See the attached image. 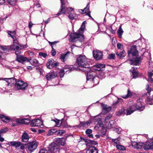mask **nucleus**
Segmentation results:
<instances>
[{
  "instance_id": "nucleus-1",
  "label": "nucleus",
  "mask_w": 153,
  "mask_h": 153,
  "mask_svg": "<svg viewBox=\"0 0 153 153\" xmlns=\"http://www.w3.org/2000/svg\"><path fill=\"white\" fill-rule=\"evenodd\" d=\"M140 99L137 100V103H134L133 101L128 102L127 105L128 109L126 110V115H130L136 110H139L140 111H143L145 108L144 106H142Z\"/></svg>"
},
{
  "instance_id": "nucleus-2",
  "label": "nucleus",
  "mask_w": 153,
  "mask_h": 153,
  "mask_svg": "<svg viewBox=\"0 0 153 153\" xmlns=\"http://www.w3.org/2000/svg\"><path fill=\"white\" fill-rule=\"evenodd\" d=\"M76 62L79 67L88 66V59L85 55H80L77 58Z\"/></svg>"
},
{
  "instance_id": "nucleus-3",
  "label": "nucleus",
  "mask_w": 153,
  "mask_h": 153,
  "mask_svg": "<svg viewBox=\"0 0 153 153\" xmlns=\"http://www.w3.org/2000/svg\"><path fill=\"white\" fill-rule=\"evenodd\" d=\"M48 148L49 153H59V146L55 142H53L50 144Z\"/></svg>"
},
{
  "instance_id": "nucleus-4",
  "label": "nucleus",
  "mask_w": 153,
  "mask_h": 153,
  "mask_svg": "<svg viewBox=\"0 0 153 153\" xmlns=\"http://www.w3.org/2000/svg\"><path fill=\"white\" fill-rule=\"evenodd\" d=\"M21 52L20 51L15 52V53L16 55V60L19 62L22 63L23 64H25V62H28L29 61V59L23 56L19 55Z\"/></svg>"
},
{
  "instance_id": "nucleus-5",
  "label": "nucleus",
  "mask_w": 153,
  "mask_h": 153,
  "mask_svg": "<svg viewBox=\"0 0 153 153\" xmlns=\"http://www.w3.org/2000/svg\"><path fill=\"white\" fill-rule=\"evenodd\" d=\"M38 144V143L36 140L27 143V151L31 153L36 149Z\"/></svg>"
},
{
  "instance_id": "nucleus-6",
  "label": "nucleus",
  "mask_w": 153,
  "mask_h": 153,
  "mask_svg": "<svg viewBox=\"0 0 153 153\" xmlns=\"http://www.w3.org/2000/svg\"><path fill=\"white\" fill-rule=\"evenodd\" d=\"M15 85V87L18 90H25L28 86V85L27 83L25 82L22 80L16 81Z\"/></svg>"
},
{
  "instance_id": "nucleus-7",
  "label": "nucleus",
  "mask_w": 153,
  "mask_h": 153,
  "mask_svg": "<svg viewBox=\"0 0 153 153\" xmlns=\"http://www.w3.org/2000/svg\"><path fill=\"white\" fill-rule=\"evenodd\" d=\"M8 35H9L13 39L14 41L13 44L10 46V48L11 50L12 49V46L13 47H15L17 44L18 41L17 40L16 36V32L15 31H10L8 30L7 31Z\"/></svg>"
},
{
  "instance_id": "nucleus-8",
  "label": "nucleus",
  "mask_w": 153,
  "mask_h": 153,
  "mask_svg": "<svg viewBox=\"0 0 153 153\" xmlns=\"http://www.w3.org/2000/svg\"><path fill=\"white\" fill-rule=\"evenodd\" d=\"M61 5L59 10V12L56 15L58 16L62 14H66V7L64 6L66 4V0H60Z\"/></svg>"
},
{
  "instance_id": "nucleus-9",
  "label": "nucleus",
  "mask_w": 153,
  "mask_h": 153,
  "mask_svg": "<svg viewBox=\"0 0 153 153\" xmlns=\"http://www.w3.org/2000/svg\"><path fill=\"white\" fill-rule=\"evenodd\" d=\"M93 54L94 58L96 60H99L102 58V53L98 50L93 51Z\"/></svg>"
},
{
  "instance_id": "nucleus-10",
  "label": "nucleus",
  "mask_w": 153,
  "mask_h": 153,
  "mask_svg": "<svg viewBox=\"0 0 153 153\" xmlns=\"http://www.w3.org/2000/svg\"><path fill=\"white\" fill-rule=\"evenodd\" d=\"M141 58L140 57H133L130 59V64L134 65H139V62L141 61Z\"/></svg>"
},
{
  "instance_id": "nucleus-11",
  "label": "nucleus",
  "mask_w": 153,
  "mask_h": 153,
  "mask_svg": "<svg viewBox=\"0 0 153 153\" xmlns=\"http://www.w3.org/2000/svg\"><path fill=\"white\" fill-rule=\"evenodd\" d=\"M143 148L145 150H148L150 149H153V140H150L147 141L144 144Z\"/></svg>"
},
{
  "instance_id": "nucleus-12",
  "label": "nucleus",
  "mask_w": 153,
  "mask_h": 153,
  "mask_svg": "<svg viewBox=\"0 0 153 153\" xmlns=\"http://www.w3.org/2000/svg\"><path fill=\"white\" fill-rule=\"evenodd\" d=\"M43 122L40 119H38L33 120L31 122L30 125L32 126L41 127L42 125Z\"/></svg>"
},
{
  "instance_id": "nucleus-13",
  "label": "nucleus",
  "mask_w": 153,
  "mask_h": 153,
  "mask_svg": "<svg viewBox=\"0 0 153 153\" xmlns=\"http://www.w3.org/2000/svg\"><path fill=\"white\" fill-rule=\"evenodd\" d=\"M95 78V75L92 69L88 73H87L86 75V79L87 80H90L94 82Z\"/></svg>"
},
{
  "instance_id": "nucleus-14",
  "label": "nucleus",
  "mask_w": 153,
  "mask_h": 153,
  "mask_svg": "<svg viewBox=\"0 0 153 153\" xmlns=\"http://www.w3.org/2000/svg\"><path fill=\"white\" fill-rule=\"evenodd\" d=\"M57 76V75L54 71L48 73L45 76L46 79L48 81L52 80Z\"/></svg>"
},
{
  "instance_id": "nucleus-15",
  "label": "nucleus",
  "mask_w": 153,
  "mask_h": 153,
  "mask_svg": "<svg viewBox=\"0 0 153 153\" xmlns=\"http://www.w3.org/2000/svg\"><path fill=\"white\" fill-rule=\"evenodd\" d=\"M86 153H98V149L95 147L91 145L87 149Z\"/></svg>"
},
{
  "instance_id": "nucleus-16",
  "label": "nucleus",
  "mask_w": 153,
  "mask_h": 153,
  "mask_svg": "<svg viewBox=\"0 0 153 153\" xmlns=\"http://www.w3.org/2000/svg\"><path fill=\"white\" fill-rule=\"evenodd\" d=\"M132 145L133 146L134 148L137 149H141L143 148L144 146V144L143 143L139 142L137 143L134 142L132 143Z\"/></svg>"
},
{
  "instance_id": "nucleus-17",
  "label": "nucleus",
  "mask_w": 153,
  "mask_h": 153,
  "mask_svg": "<svg viewBox=\"0 0 153 153\" xmlns=\"http://www.w3.org/2000/svg\"><path fill=\"white\" fill-rule=\"evenodd\" d=\"M65 138H57L55 141L59 145L63 146L65 144Z\"/></svg>"
},
{
  "instance_id": "nucleus-18",
  "label": "nucleus",
  "mask_w": 153,
  "mask_h": 153,
  "mask_svg": "<svg viewBox=\"0 0 153 153\" xmlns=\"http://www.w3.org/2000/svg\"><path fill=\"white\" fill-rule=\"evenodd\" d=\"M116 54L117 58L120 59H122L126 56V54L125 51L123 49L122 51L119 52H117Z\"/></svg>"
},
{
  "instance_id": "nucleus-19",
  "label": "nucleus",
  "mask_w": 153,
  "mask_h": 153,
  "mask_svg": "<svg viewBox=\"0 0 153 153\" xmlns=\"http://www.w3.org/2000/svg\"><path fill=\"white\" fill-rule=\"evenodd\" d=\"M29 135L27 133L24 132L23 133L21 137V141L22 142H27L29 139Z\"/></svg>"
},
{
  "instance_id": "nucleus-20",
  "label": "nucleus",
  "mask_w": 153,
  "mask_h": 153,
  "mask_svg": "<svg viewBox=\"0 0 153 153\" xmlns=\"http://www.w3.org/2000/svg\"><path fill=\"white\" fill-rule=\"evenodd\" d=\"M102 107L105 113H107L109 112L111 109V107L108 106L105 104H102Z\"/></svg>"
},
{
  "instance_id": "nucleus-21",
  "label": "nucleus",
  "mask_w": 153,
  "mask_h": 153,
  "mask_svg": "<svg viewBox=\"0 0 153 153\" xmlns=\"http://www.w3.org/2000/svg\"><path fill=\"white\" fill-rule=\"evenodd\" d=\"M29 59V61H28V62H30L31 63V64L32 65L34 66V67H33V68H34L35 67H38L40 65V64L39 63V61L37 60L36 59Z\"/></svg>"
},
{
  "instance_id": "nucleus-22",
  "label": "nucleus",
  "mask_w": 153,
  "mask_h": 153,
  "mask_svg": "<svg viewBox=\"0 0 153 153\" xmlns=\"http://www.w3.org/2000/svg\"><path fill=\"white\" fill-rule=\"evenodd\" d=\"M82 67V68L81 69H79V70L85 72V73H87H87H88L92 70V69H91L90 68L89 64H88V66H85L84 67Z\"/></svg>"
},
{
  "instance_id": "nucleus-23",
  "label": "nucleus",
  "mask_w": 153,
  "mask_h": 153,
  "mask_svg": "<svg viewBox=\"0 0 153 153\" xmlns=\"http://www.w3.org/2000/svg\"><path fill=\"white\" fill-rule=\"evenodd\" d=\"M132 69L130 70V71L132 74V76L133 78H137L139 74V73L138 71H136L135 70V68L134 67H132Z\"/></svg>"
},
{
  "instance_id": "nucleus-24",
  "label": "nucleus",
  "mask_w": 153,
  "mask_h": 153,
  "mask_svg": "<svg viewBox=\"0 0 153 153\" xmlns=\"http://www.w3.org/2000/svg\"><path fill=\"white\" fill-rule=\"evenodd\" d=\"M55 62L54 60L53 59H49L46 64L47 67L50 69H52L51 68L53 65V63Z\"/></svg>"
},
{
  "instance_id": "nucleus-25",
  "label": "nucleus",
  "mask_w": 153,
  "mask_h": 153,
  "mask_svg": "<svg viewBox=\"0 0 153 153\" xmlns=\"http://www.w3.org/2000/svg\"><path fill=\"white\" fill-rule=\"evenodd\" d=\"M0 119L4 122L8 123L10 121V118L9 117L6 116L3 114L0 115Z\"/></svg>"
},
{
  "instance_id": "nucleus-26",
  "label": "nucleus",
  "mask_w": 153,
  "mask_h": 153,
  "mask_svg": "<svg viewBox=\"0 0 153 153\" xmlns=\"http://www.w3.org/2000/svg\"><path fill=\"white\" fill-rule=\"evenodd\" d=\"M4 80L9 84L11 83L14 84V83L15 84L16 81H17V80L13 78H5Z\"/></svg>"
},
{
  "instance_id": "nucleus-27",
  "label": "nucleus",
  "mask_w": 153,
  "mask_h": 153,
  "mask_svg": "<svg viewBox=\"0 0 153 153\" xmlns=\"http://www.w3.org/2000/svg\"><path fill=\"white\" fill-rule=\"evenodd\" d=\"M80 34L76 33H72L70 35V38L72 41H74L75 39H77L79 36Z\"/></svg>"
},
{
  "instance_id": "nucleus-28",
  "label": "nucleus",
  "mask_w": 153,
  "mask_h": 153,
  "mask_svg": "<svg viewBox=\"0 0 153 153\" xmlns=\"http://www.w3.org/2000/svg\"><path fill=\"white\" fill-rule=\"evenodd\" d=\"M70 53L69 51H68L65 54H60V59L62 60V62H64L65 58L67 56H68V55Z\"/></svg>"
},
{
  "instance_id": "nucleus-29",
  "label": "nucleus",
  "mask_w": 153,
  "mask_h": 153,
  "mask_svg": "<svg viewBox=\"0 0 153 153\" xmlns=\"http://www.w3.org/2000/svg\"><path fill=\"white\" fill-rule=\"evenodd\" d=\"M125 109L124 107H122L121 108V109L120 110L118 111H117L116 113V115L117 116H120L121 115L124 114H126L125 112Z\"/></svg>"
},
{
  "instance_id": "nucleus-30",
  "label": "nucleus",
  "mask_w": 153,
  "mask_h": 153,
  "mask_svg": "<svg viewBox=\"0 0 153 153\" xmlns=\"http://www.w3.org/2000/svg\"><path fill=\"white\" fill-rule=\"evenodd\" d=\"M123 31L122 28V25H121L120 26L117 33V35L120 38H122V36L123 34Z\"/></svg>"
},
{
  "instance_id": "nucleus-31",
  "label": "nucleus",
  "mask_w": 153,
  "mask_h": 153,
  "mask_svg": "<svg viewBox=\"0 0 153 153\" xmlns=\"http://www.w3.org/2000/svg\"><path fill=\"white\" fill-rule=\"evenodd\" d=\"M137 50V46L135 45L132 46L131 47V48L128 51V55L129 56L130 54H131L132 52L133 51H135Z\"/></svg>"
},
{
  "instance_id": "nucleus-32",
  "label": "nucleus",
  "mask_w": 153,
  "mask_h": 153,
  "mask_svg": "<svg viewBox=\"0 0 153 153\" xmlns=\"http://www.w3.org/2000/svg\"><path fill=\"white\" fill-rule=\"evenodd\" d=\"M11 146H16V147H19L21 146V143L19 141H11L10 143Z\"/></svg>"
},
{
  "instance_id": "nucleus-33",
  "label": "nucleus",
  "mask_w": 153,
  "mask_h": 153,
  "mask_svg": "<svg viewBox=\"0 0 153 153\" xmlns=\"http://www.w3.org/2000/svg\"><path fill=\"white\" fill-rule=\"evenodd\" d=\"M146 102L147 104L152 105L153 104V100L152 98L148 97L146 100Z\"/></svg>"
},
{
  "instance_id": "nucleus-34",
  "label": "nucleus",
  "mask_w": 153,
  "mask_h": 153,
  "mask_svg": "<svg viewBox=\"0 0 153 153\" xmlns=\"http://www.w3.org/2000/svg\"><path fill=\"white\" fill-rule=\"evenodd\" d=\"M132 95V94L129 89L127 90V94L126 95H123L122 96V97L123 98L126 99L129 97H131Z\"/></svg>"
},
{
  "instance_id": "nucleus-35",
  "label": "nucleus",
  "mask_w": 153,
  "mask_h": 153,
  "mask_svg": "<svg viewBox=\"0 0 153 153\" xmlns=\"http://www.w3.org/2000/svg\"><path fill=\"white\" fill-rule=\"evenodd\" d=\"M69 15L68 17L71 20L74 19L75 18L74 17H76V14L75 13H72L68 12Z\"/></svg>"
},
{
  "instance_id": "nucleus-36",
  "label": "nucleus",
  "mask_w": 153,
  "mask_h": 153,
  "mask_svg": "<svg viewBox=\"0 0 153 153\" xmlns=\"http://www.w3.org/2000/svg\"><path fill=\"white\" fill-rule=\"evenodd\" d=\"M88 145L89 144H90L91 145H96L98 144V143L97 141H96L94 140H90L88 139L87 141Z\"/></svg>"
},
{
  "instance_id": "nucleus-37",
  "label": "nucleus",
  "mask_w": 153,
  "mask_h": 153,
  "mask_svg": "<svg viewBox=\"0 0 153 153\" xmlns=\"http://www.w3.org/2000/svg\"><path fill=\"white\" fill-rule=\"evenodd\" d=\"M116 147L117 149L121 150L124 151L126 149L125 147L124 146L121 145L117 144L116 146Z\"/></svg>"
},
{
  "instance_id": "nucleus-38",
  "label": "nucleus",
  "mask_w": 153,
  "mask_h": 153,
  "mask_svg": "<svg viewBox=\"0 0 153 153\" xmlns=\"http://www.w3.org/2000/svg\"><path fill=\"white\" fill-rule=\"evenodd\" d=\"M96 120V121L97 122V124L100 127H103V124L102 123V121L101 120V119L98 118H97Z\"/></svg>"
},
{
  "instance_id": "nucleus-39",
  "label": "nucleus",
  "mask_w": 153,
  "mask_h": 153,
  "mask_svg": "<svg viewBox=\"0 0 153 153\" xmlns=\"http://www.w3.org/2000/svg\"><path fill=\"white\" fill-rule=\"evenodd\" d=\"M66 68H64L63 69L60 70L59 72V75L61 77H62L64 76L65 70H66Z\"/></svg>"
},
{
  "instance_id": "nucleus-40",
  "label": "nucleus",
  "mask_w": 153,
  "mask_h": 153,
  "mask_svg": "<svg viewBox=\"0 0 153 153\" xmlns=\"http://www.w3.org/2000/svg\"><path fill=\"white\" fill-rule=\"evenodd\" d=\"M56 132V131L54 130H49L47 134L48 136H49L53 134Z\"/></svg>"
},
{
  "instance_id": "nucleus-41",
  "label": "nucleus",
  "mask_w": 153,
  "mask_h": 153,
  "mask_svg": "<svg viewBox=\"0 0 153 153\" xmlns=\"http://www.w3.org/2000/svg\"><path fill=\"white\" fill-rule=\"evenodd\" d=\"M107 58L108 59H115V54L114 53L109 54L107 57Z\"/></svg>"
},
{
  "instance_id": "nucleus-42",
  "label": "nucleus",
  "mask_w": 153,
  "mask_h": 153,
  "mask_svg": "<svg viewBox=\"0 0 153 153\" xmlns=\"http://www.w3.org/2000/svg\"><path fill=\"white\" fill-rule=\"evenodd\" d=\"M95 67L97 68L102 69L105 67V65L104 64H98L95 65Z\"/></svg>"
},
{
  "instance_id": "nucleus-43",
  "label": "nucleus",
  "mask_w": 153,
  "mask_h": 153,
  "mask_svg": "<svg viewBox=\"0 0 153 153\" xmlns=\"http://www.w3.org/2000/svg\"><path fill=\"white\" fill-rule=\"evenodd\" d=\"M79 37L77 38V40L81 42H82L84 41V36L83 35H80Z\"/></svg>"
},
{
  "instance_id": "nucleus-44",
  "label": "nucleus",
  "mask_w": 153,
  "mask_h": 153,
  "mask_svg": "<svg viewBox=\"0 0 153 153\" xmlns=\"http://www.w3.org/2000/svg\"><path fill=\"white\" fill-rule=\"evenodd\" d=\"M148 76L151 82L152 83L153 82V73L152 72H149Z\"/></svg>"
},
{
  "instance_id": "nucleus-45",
  "label": "nucleus",
  "mask_w": 153,
  "mask_h": 153,
  "mask_svg": "<svg viewBox=\"0 0 153 153\" xmlns=\"http://www.w3.org/2000/svg\"><path fill=\"white\" fill-rule=\"evenodd\" d=\"M8 3L11 5H14L16 2V0H7Z\"/></svg>"
},
{
  "instance_id": "nucleus-46",
  "label": "nucleus",
  "mask_w": 153,
  "mask_h": 153,
  "mask_svg": "<svg viewBox=\"0 0 153 153\" xmlns=\"http://www.w3.org/2000/svg\"><path fill=\"white\" fill-rule=\"evenodd\" d=\"M63 120V119H62L61 120V126L63 128H67L68 127V125L66 122L63 123L62 121Z\"/></svg>"
},
{
  "instance_id": "nucleus-47",
  "label": "nucleus",
  "mask_w": 153,
  "mask_h": 153,
  "mask_svg": "<svg viewBox=\"0 0 153 153\" xmlns=\"http://www.w3.org/2000/svg\"><path fill=\"white\" fill-rule=\"evenodd\" d=\"M23 124H28L30 122V120L28 118L23 119Z\"/></svg>"
},
{
  "instance_id": "nucleus-48",
  "label": "nucleus",
  "mask_w": 153,
  "mask_h": 153,
  "mask_svg": "<svg viewBox=\"0 0 153 153\" xmlns=\"http://www.w3.org/2000/svg\"><path fill=\"white\" fill-rule=\"evenodd\" d=\"M7 48L0 46V53H2L5 51H7Z\"/></svg>"
},
{
  "instance_id": "nucleus-49",
  "label": "nucleus",
  "mask_w": 153,
  "mask_h": 153,
  "mask_svg": "<svg viewBox=\"0 0 153 153\" xmlns=\"http://www.w3.org/2000/svg\"><path fill=\"white\" fill-rule=\"evenodd\" d=\"M27 143H26L25 144L21 143L20 147V149L21 150H23L25 149H26L27 150Z\"/></svg>"
},
{
  "instance_id": "nucleus-50",
  "label": "nucleus",
  "mask_w": 153,
  "mask_h": 153,
  "mask_svg": "<svg viewBox=\"0 0 153 153\" xmlns=\"http://www.w3.org/2000/svg\"><path fill=\"white\" fill-rule=\"evenodd\" d=\"M90 8V3H88L86 7L84 9V10L85 11V13H86L87 11H89Z\"/></svg>"
},
{
  "instance_id": "nucleus-51",
  "label": "nucleus",
  "mask_w": 153,
  "mask_h": 153,
  "mask_svg": "<svg viewBox=\"0 0 153 153\" xmlns=\"http://www.w3.org/2000/svg\"><path fill=\"white\" fill-rule=\"evenodd\" d=\"M117 47L119 49H122L123 48V45L121 43H118L117 44Z\"/></svg>"
},
{
  "instance_id": "nucleus-52",
  "label": "nucleus",
  "mask_w": 153,
  "mask_h": 153,
  "mask_svg": "<svg viewBox=\"0 0 153 153\" xmlns=\"http://www.w3.org/2000/svg\"><path fill=\"white\" fill-rule=\"evenodd\" d=\"M120 139L119 138H117L115 139H113L112 140V141L115 144H117V143H120Z\"/></svg>"
},
{
  "instance_id": "nucleus-53",
  "label": "nucleus",
  "mask_w": 153,
  "mask_h": 153,
  "mask_svg": "<svg viewBox=\"0 0 153 153\" xmlns=\"http://www.w3.org/2000/svg\"><path fill=\"white\" fill-rule=\"evenodd\" d=\"M8 130L7 128H5L3 129H1L0 130V134L3 133H5Z\"/></svg>"
},
{
  "instance_id": "nucleus-54",
  "label": "nucleus",
  "mask_w": 153,
  "mask_h": 153,
  "mask_svg": "<svg viewBox=\"0 0 153 153\" xmlns=\"http://www.w3.org/2000/svg\"><path fill=\"white\" fill-rule=\"evenodd\" d=\"M38 153H49L48 150L44 149H41Z\"/></svg>"
},
{
  "instance_id": "nucleus-55",
  "label": "nucleus",
  "mask_w": 153,
  "mask_h": 153,
  "mask_svg": "<svg viewBox=\"0 0 153 153\" xmlns=\"http://www.w3.org/2000/svg\"><path fill=\"white\" fill-rule=\"evenodd\" d=\"M112 117V115L111 114H109L107 116H106L104 120V121L106 123L107 120H109Z\"/></svg>"
},
{
  "instance_id": "nucleus-56",
  "label": "nucleus",
  "mask_w": 153,
  "mask_h": 153,
  "mask_svg": "<svg viewBox=\"0 0 153 153\" xmlns=\"http://www.w3.org/2000/svg\"><path fill=\"white\" fill-rule=\"evenodd\" d=\"M51 55L52 56H54L56 54V50L53 47H52V51H51Z\"/></svg>"
},
{
  "instance_id": "nucleus-57",
  "label": "nucleus",
  "mask_w": 153,
  "mask_h": 153,
  "mask_svg": "<svg viewBox=\"0 0 153 153\" xmlns=\"http://www.w3.org/2000/svg\"><path fill=\"white\" fill-rule=\"evenodd\" d=\"M23 119H16V123H18L23 124Z\"/></svg>"
},
{
  "instance_id": "nucleus-58",
  "label": "nucleus",
  "mask_w": 153,
  "mask_h": 153,
  "mask_svg": "<svg viewBox=\"0 0 153 153\" xmlns=\"http://www.w3.org/2000/svg\"><path fill=\"white\" fill-rule=\"evenodd\" d=\"M39 55L40 56H42L44 58H46L47 55V53L43 52H39Z\"/></svg>"
},
{
  "instance_id": "nucleus-59",
  "label": "nucleus",
  "mask_w": 153,
  "mask_h": 153,
  "mask_svg": "<svg viewBox=\"0 0 153 153\" xmlns=\"http://www.w3.org/2000/svg\"><path fill=\"white\" fill-rule=\"evenodd\" d=\"M60 120H57V121L56 122V126L57 127H59V126H61V122L60 123Z\"/></svg>"
},
{
  "instance_id": "nucleus-60",
  "label": "nucleus",
  "mask_w": 153,
  "mask_h": 153,
  "mask_svg": "<svg viewBox=\"0 0 153 153\" xmlns=\"http://www.w3.org/2000/svg\"><path fill=\"white\" fill-rule=\"evenodd\" d=\"M58 41H55L53 42H51L50 41H48V43L49 44L51 45V48H52V47H53V45L56 44L57 43H58Z\"/></svg>"
},
{
  "instance_id": "nucleus-61",
  "label": "nucleus",
  "mask_w": 153,
  "mask_h": 153,
  "mask_svg": "<svg viewBox=\"0 0 153 153\" xmlns=\"http://www.w3.org/2000/svg\"><path fill=\"white\" fill-rule=\"evenodd\" d=\"M74 10V9L72 7H66V11L67 10H68V12L70 13H71V12Z\"/></svg>"
},
{
  "instance_id": "nucleus-62",
  "label": "nucleus",
  "mask_w": 153,
  "mask_h": 153,
  "mask_svg": "<svg viewBox=\"0 0 153 153\" xmlns=\"http://www.w3.org/2000/svg\"><path fill=\"white\" fill-rule=\"evenodd\" d=\"M92 132V131L90 129H88L85 131V133L87 134H89L91 133Z\"/></svg>"
},
{
  "instance_id": "nucleus-63",
  "label": "nucleus",
  "mask_w": 153,
  "mask_h": 153,
  "mask_svg": "<svg viewBox=\"0 0 153 153\" xmlns=\"http://www.w3.org/2000/svg\"><path fill=\"white\" fill-rule=\"evenodd\" d=\"M78 126H79L80 127H86L85 123V122H80V124Z\"/></svg>"
},
{
  "instance_id": "nucleus-64",
  "label": "nucleus",
  "mask_w": 153,
  "mask_h": 153,
  "mask_svg": "<svg viewBox=\"0 0 153 153\" xmlns=\"http://www.w3.org/2000/svg\"><path fill=\"white\" fill-rule=\"evenodd\" d=\"M63 131V130H59L58 131H56L57 134L61 135L64 132Z\"/></svg>"
}]
</instances>
